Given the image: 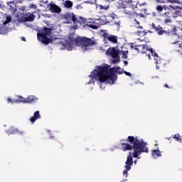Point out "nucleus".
Wrapping results in <instances>:
<instances>
[{
    "label": "nucleus",
    "instance_id": "nucleus-16",
    "mask_svg": "<svg viewBox=\"0 0 182 182\" xmlns=\"http://www.w3.org/2000/svg\"><path fill=\"white\" fill-rule=\"evenodd\" d=\"M34 100H36V97H35L33 95H30L23 99V103H32V102H34Z\"/></svg>",
    "mask_w": 182,
    "mask_h": 182
},
{
    "label": "nucleus",
    "instance_id": "nucleus-2",
    "mask_svg": "<svg viewBox=\"0 0 182 182\" xmlns=\"http://www.w3.org/2000/svg\"><path fill=\"white\" fill-rule=\"evenodd\" d=\"M116 73H118V75L123 73L120 67L117 66L109 68L107 65L97 66L96 69L89 75L91 80L88 82V85L95 83V80H98L100 82V88L103 90L102 83L114 85V82L117 80V75Z\"/></svg>",
    "mask_w": 182,
    "mask_h": 182
},
{
    "label": "nucleus",
    "instance_id": "nucleus-29",
    "mask_svg": "<svg viewBox=\"0 0 182 182\" xmlns=\"http://www.w3.org/2000/svg\"><path fill=\"white\" fill-rule=\"evenodd\" d=\"M122 58L124 59H127V52H123Z\"/></svg>",
    "mask_w": 182,
    "mask_h": 182
},
{
    "label": "nucleus",
    "instance_id": "nucleus-39",
    "mask_svg": "<svg viewBox=\"0 0 182 182\" xmlns=\"http://www.w3.org/2000/svg\"><path fill=\"white\" fill-rule=\"evenodd\" d=\"M49 1L47 0L46 1H44V4H48Z\"/></svg>",
    "mask_w": 182,
    "mask_h": 182
},
{
    "label": "nucleus",
    "instance_id": "nucleus-47",
    "mask_svg": "<svg viewBox=\"0 0 182 182\" xmlns=\"http://www.w3.org/2000/svg\"><path fill=\"white\" fill-rule=\"evenodd\" d=\"M77 8H79V6H77Z\"/></svg>",
    "mask_w": 182,
    "mask_h": 182
},
{
    "label": "nucleus",
    "instance_id": "nucleus-23",
    "mask_svg": "<svg viewBox=\"0 0 182 182\" xmlns=\"http://www.w3.org/2000/svg\"><path fill=\"white\" fill-rule=\"evenodd\" d=\"M135 22H136V23L135 24V28L136 29H143V26H140V23L139 22H138L136 20H135Z\"/></svg>",
    "mask_w": 182,
    "mask_h": 182
},
{
    "label": "nucleus",
    "instance_id": "nucleus-14",
    "mask_svg": "<svg viewBox=\"0 0 182 182\" xmlns=\"http://www.w3.org/2000/svg\"><path fill=\"white\" fill-rule=\"evenodd\" d=\"M63 5L67 9H72V8L73 7V2L70 1V0L63 1Z\"/></svg>",
    "mask_w": 182,
    "mask_h": 182
},
{
    "label": "nucleus",
    "instance_id": "nucleus-35",
    "mask_svg": "<svg viewBox=\"0 0 182 182\" xmlns=\"http://www.w3.org/2000/svg\"><path fill=\"white\" fill-rule=\"evenodd\" d=\"M124 65H129V62H127V61H124Z\"/></svg>",
    "mask_w": 182,
    "mask_h": 182
},
{
    "label": "nucleus",
    "instance_id": "nucleus-9",
    "mask_svg": "<svg viewBox=\"0 0 182 182\" xmlns=\"http://www.w3.org/2000/svg\"><path fill=\"white\" fill-rule=\"evenodd\" d=\"M48 6H50L49 9L52 14H60L62 12V9L55 4H50Z\"/></svg>",
    "mask_w": 182,
    "mask_h": 182
},
{
    "label": "nucleus",
    "instance_id": "nucleus-20",
    "mask_svg": "<svg viewBox=\"0 0 182 182\" xmlns=\"http://www.w3.org/2000/svg\"><path fill=\"white\" fill-rule=\"evenodd\" d=\"M11 21H12V17H11V16H6V21L3 22L4 26H6V25H8V23H9V22H11Z\"/></svg>",
    "mask_w": 182,
    "mask_h": 182
},
{
    "label": "nucleus",
    "instance_id": "nucleus-33",
    "mask_svg": "<svg viewBox=\"0 0 182 182\" xmlns=\"http://www.w3.org/2000/svg\"><path fill=\"white\" fill-rule=\"evenodd\" d=\"M31 8L36 9V4H31Z\"/></svg>",
    "mask_w": 182,
    "mask_h": 182
},
{
    "label": "nucleus",
    "instance_id": "nucleus-41",
    "mask_svg": "<svg viewBox=\"0 0 182 182\" xmlns=\"http://www.w3.org/2000/svg\"><path fill=\"white\" fill-rule=\"evenodd\" d=\"M138 33H139V34L143 33V32H141V31H138Z\"/></svg>",
    "mask_w": 182,
    "mask_h": 182
},
{
    "label": "nucleus",
    "instance_id": "nucleus-7",
    "mask_svg": "<svg viewBox=\"0 0 182 182\" xmlns=\"http://www.w3.org/2000/svg\"><path fill=\"white\" fill-rule=\"evenodd\" d=\"M129 155L127 156V161L125 162V170L123 171L124 177H127V173L129 171V170H132V166H133V157H132V152H129Z\"/></svg>",
    "mask_w": 182,
    "mask_h": 182
},
{
    "label": "nucleus",
    "instance_id": "nucleus-17",
    "mask_svg": "<svg viewBox=\"0 0 182 182\" xmlns=\"http://www.w3.org/2000/svg\"><path fill=\"white\" fill-rule=\"evenodd\" d=\"M117 39H119V37H117V36L109 35L107 41L111 42V43H117Z\"/></svg>",
    "mask_w": 182,
    "mask_h": 182
},
{
    "label": "nucleus",
    "instance_id": "nucleus-21",
    "mask_svg": "<svg viewBox=\"0 0 182 182\" xmlns=\"http://www.w3.org/2000/svg\"><path fill=\"white\" fill-rule=\"evenodd\" d=\"M101 32L102 33V37L104 38V41H107L110 35H109V33L106 32V31L102 30L101 31Z\"/></svg>",
    "mask_w": 182,
    "mask_h": 182
},
{
    "label": "nucleus",
    "instance_id": "nucleus-48",
    "mask_svg": "<svg viewBox=\"0 0 182 182\" xmlns=\"http://www.w3.org/2000/svg\"><path fill=\"white\" fill-rule=\"evenodd\" d=\"M126 14H130V13H127V12H126Z\"/></svg>",
    "mask_w": 182,
    "mask_h": 182
},
{
    "label": "nucleus",
    "instance_id": "nucleus-31",
    "mask_svg": "<svg viewBox=\"0 0 182 182\" xmlns=\"http://www.w3.org/2000/svg\"><path fill=\"white\" fill-rule=\"evenodd\" d=\"M124 74H125L127 76H132V73H130L129 72H127V71H124Z\"/></svg>",
    "mask_w": 182,
    "mask_h": 182
},
{
    "label": "nucleus",
    "instance_id": "nucleus-1",
    "mask_svg": "<svg viewBox=\"0 0 182 182\" xmlns=\"http://www.w3.org/2000/svg\"><path fill=\"white\" fill-rule=\"evenodd\" d=\"M52 35V28H48L44 27L43 30L38 32L37 38L40 42L48 45L50 43V39L49 36ZM51 43H55V45H60V49H67V50H73L75 48L81 46L82 52H87V50H91L93 49V45L96 43L91 38H86L85 37H79L69 40L68 42L65 38L52 37Z\"/></svg>",
    "mask_w": 182,
    "mask_h": 182
},
{
    "label": "nucleus",
    "instance_id": "nucleus-46",
    "mask_svg": "<svg viewBox=\"0 0 182 182\" xmlns=\"http://www.w3.org/2000/svg\"><path fill=\"white\" fill-rule=\"evenodd\" d=\"M136 50H139V48H135Z\"/></svg>",
    "mask_w": 182,
    "mask_h": 182
},
{
    "label": "nucleus",
    "instance_id": "nucleus-38",
    "mask_svg": "<svg viewBox=\"0 0 182 182\" xmlns=\"http://www.w3.org/2000/svg\"><path fill=\"white\" fill-rule=\"evenodd\" d=\"M0 33H4V32H2V28L0 29Z\"/></svg>",
    "mask_w": 182,
    "mask_h": 182
},
{
    "label": "nucleus",
    "instance_id": "nucleus-40",
    "mask_svg": "<svg viewBox=\"0 0 182 182\" xmlns=\"http://www.w3.org/2000/svg\"><path fill=\"white\" fill-rule=\"evenodd\" d=\"M148 58H149V59H150V58H151L150 54H148Z\"/></svg>",
    "mask_w": 182,
    "mask_h": 182
},
{
    "label": "nucleus",
    "instance_id": "nucleus-24",
    "mask_svg": "<svg viewBox=\"0 0 182 182\" xmlns=\"http://www.w3.org/2000/svg\"><path fill=\"white\" fill-rule=\"evenodd\" d=\"M173 139H176L177 141H181L182 137L180 138V134H176L173 137Z\"/></svg>",
    "mask_w": 182,
    "mask_h": 182
},
{
    "label": "nucleus",
    "instance_id": "nucleus-4",
    "mask_svg": "<svg viewBox=\"0 0 182 182\" xmlns=\"http://www.w3.org/2000/svg\"><path fill=\"white\" fill-rule=\"evenodd\" d=\"M15 7H12L11 11H14V12L17 11L15 23L19 26L21 23H23V5H22V0L17 1L15 4Z\"/></svg>",
    "mask_w": 182,
    "mask_h": 182
},
{
    "label": "nucleus",
    "instance_id": "nucleus-26",
    "mask_svg": "<svg viewBox=\"0 0 182 182\" xmlns=\"http://www.w3.org/2000/svg\"><path fill=\"white\" fill-rule=\"evenodd\" d=\"M169 8H171L172 9H181L180 6H173V5H169Z\"/></svg>",
    "mask_w": 182,
    "mask_h": 182
},
{
    "label": "nucleus",
    "instance_id": "nucleus-34",
    "mask_svg": "<svg viewBox=\"0 0 182 182\" xmlns=\"http://www.w3.org/2000/svg\"><path fill=\"white\" fill-rule=\"evenodd\" d=\"M115 25H117L118 28H119L120 27V21L115 23Z\"/></svg>",
    "mask_w": 182,
    "mask_h": 182
},
{
    "label": "nucleus",
    "instance_id": "nucleus-19",
    "mask_svg": "<svg viewBox=\"0 0 182 182\" xmlns=\"http://www.w3.org/2000/svg\"><path fill=\"white\" fill-rule=\"evenodd\" d=\"M152 156L154 159H156V157H161V152H160V150L155 149L152 151Z\"/></svg>",
    "mask_w": 182,
    "mask_h": 182
},
{
    "label": "nucleus",
    "instance_id": "nucleus-45",
    "mask_svg": "<svg viewBox=\"0 0 182 182\" xmlns=\"http://www.w3.org/2000/svg\"><path fill=\"white\" fill-rule=\"evenodd\" d=\"M23 41H26V39L25 38H23Z\"/></svg>",
    "mask_w": 182,
    "mask_h": 182
},
{
    "label": "nucleus",
    "instance_id": "nucleus-10",
    "mask_svg": "<svg viewBox=\"0 0 182 182\" xmlns=\"http://www.w3.org/2000/svg\"><path fill=\"white\" fill-rule=\"evenodd\" d=\"M23 102V97L21 96H16V98H7V102L14 105V103H21Z\"/></svg>",
    "mask_w": 182,
    "mask_h": 182
},
{
    "label": "nucleus",
    "instance_id": "nucleus-8",
    "mask_svg": "<svg viewBox=\"0 0 182 182\" xmlns=\"http://www.w3.org/2000/svg\"><path fill=\"white\" fill-rule=\"evenodd\" d=\"M141 47L142 48L146 49V50H149L151 52V55L154 57L155 63L156 65H160V63H161L160 57H159V55H157V53H156L155 51H153V49L149 48V47L146 45H142Z\"/></svg>",
    "mask_w": 182,
    "mask_h": 182
},
{
    "label": "nucleus",
    "instance_id": "nucleus-37",
    "mask_svg": "<svg viewBox=\"0 0 182 182\" xmlns=\"http://www.w3.org/2000/svg\"><path fill=\"white\" fill-rule=\"evenodd\" d=\"M134 164H137V160H135V161H134Z\"/></svg>",
    "mask_w": 182,
    "mask_h": 182
},
{
    "label": "nucleus",
    "instance_id": "nucleus-36",
    "mask_svg": "<svg viewBox=\"0 0 182 182\" xmlns=\"http://www.w3.org/2000/svg\"><path fill=\"white\" fill-rule=\"evenodd\" d=\"M105 1H107L108 2H113V1L114 0H105Z\"/></svg>",
    "mask_w": 182,
    "mask_h": 182
},
{
    "label": "nucleus",
    "instance_id": "nucleus-11",
    "mask_svg": "<svg viewBox=\"0 0 182 182\" xmlns=\"http://www.w3.org/2000/svg\"><path fill=\"white\" fill-rule=\"evenodd\" d=\"M35 21V15L32 13H27L24 14L23 22H33Z\"/></svg>",
    "mask_w": 182,
    "mask_h": 182
},
{
    "label": "nucleus",
    "instance_id": "nucleus-12",
    "mask_svg": "<svg viewBox=\"0 0 182 182\" xmlns=\"http://www.w3.org/2000/svg\"><path fill=\"white\" fill-rule=\"evenodd\" d=\"M151 27L153 29L156 31V32H157L158 35H163V33H165L166 32V31L163 30L161 27L160 26L156 27L154 23L151 24Z\"/></svg>",
    "mask_w": 182,
    "mask_h": 182
},
{
    "label": "nucleus",
    "instance_id": "nucleus-30",
    "mask_svg": "<svg viewBox=\"0 0 182 182\" xmlns=\"http://www.w3.org/2000/svg\"><path fill=\"white\" fill-rule=\"evenodd\" d=\"M99 6H100V9H105V10L107 9V7H105L104 6L100 5Z\"/></svg>",
    "mask_w": 182,
    "mask_h": 182
},
{
    "label": "nucleus",
    "instance_id": "nucleus-28",
    "mask_svg": "<svg viewBox=\"0 0 182 182\" xmlns=\"http://www.w3.org/2000/svg\"><path fill=\"white\" fill-rule=\"evenodd\" d=\"M163 9H164L163 6H158L156 7V10L159 11V12H162Z\"/></svg>",
    "mask_w": 182,
    "mask_h": 182
},
{
    "label": "nucleus",
    "instance_id": "nucleus-43",
    "mask_svg": "<svg viewBox=\"0 0 182 182\" xmlns=\"http://www.w3.org/2000/svg\"><path fill=\"white\" fill-rule=\"evenodd\" d=\"M165 87H168V85L167 84H166Z\"/></svg>",
    "mask_w": 182,
    "mask_h": 182
},
{
    "label": "nucleus",
    "instance_id": "nucleus-15",
    "mask_svg": "<svg viewBox=\"0 0 182 182\" xmlns=\"http://www.w3.org/2000/svg\"><path fill=\"white\" fill-rule=\"evenodd\" d=\"M180 41H181V38H180L178 35L175 34L172 36L171 43L172 45H176V43H178Z\"/></svg>",
    "mask_w": 182,
    "mask_h": 182
},
{
    "label": "nucleus",
    "instance_id": "nucleus-5",
    "mask_svg": "<svg viewBox=\"0 0 182 182\" xmlns=\"http://www.w3.org/2000/svg\"><path fill=\"white\" fill-rule=\"evenodd\" d=\"M63 18L66 19V23H70L71 22H74L75 25L76 23H85V21L83 18L80 17L78 18H76V16L73 13H67L63 15Z\"/></svg>",
    "mask_w": 182,
    "mask_h": 182
},
{
    "label": "nucleus",
    "instance_id": "nucleus-49",
    "mask_svg": "<svg viewBox=\"0 0 182 182\" xmlns=\"http://www.w3.org/2000/svg\"><path fill=\"white\" fill-rule=\"evenodd\" d=\"M10 7H11V9H12V6H10Z\"/></svg>",
    "mask_w": 182,
    "mask_h": 182
},
{
    "label": "nucleus",
    "instance_id": "nucleus-27",
    "mask_svg": "<svg viewBox=\"0 0 182 182\" xmlns=\"http://www.w3.org/2000/svg\"><path fill=\"white\" fill-rule=\"evenodd\" d=\"M168 2H170L171 4H178V0H168Z\"/></svg>",
    "mask_w": 182,
    "mask_h": 182
},
{
    "label": "nucleus",
    "instance_id": "nucleus-13",
    "mask_svg": "<svg viewBox=\"0 0 182 182\" xmlns=\"http://www.w3.org/2000/svg\"><path fill=\"white\" fill-rule=\"evenodd\" d=\"M38 119H41V114H39V111L34 112L33 116L31 117L30 121L31 123H35Z\"/></svg>",
    "mask_w": 182,
    "mask_h": 182
},
{
    "label": "nucleus",
    "instance_id": "nucleus-25",
    "mask_svg": "<svg viewBox=\"0 0 182 182\" xmlns=\"http://www.w3.org/2000/svg\"><path fill=\"white\" fill-rule=\"evenodd\" d=\"M16 132H18V130H16V129L14 128H11L9 129V133H11V134H15Z\"/></svg>",
    "mask_w": 182,
    "mask_h": 182
},
{
    "label": "nucleus",
    "instance_id": "nucleus-3",
    "mask_svg": "<svg viewBox=\"0 0 182 182\" xmlns=\"http://www.w3.org/2000/svg\"><path fill=\"white\" fill-rule=\"evenodd\" d=\"M129 144H122V149L123 151H126L127 150H134L133 157L134 159H140V154L141 153H148L149 148L146 146L147 145L146 143L143 141L142 139H139L138 138H134V136H128Z\"/></svg>",
    "mask_w": 182,
    "mask_h": 182
},
{
    "label": "nucleus",
    "instance_id": "nucleus-6",
    "mask_svg": "<svg viewBox=\"0 0 182 182\" xmlns=\"http://www.w3.org/2000/svg\"><path fill=\"white\" fill-rule=\"evenodd\" d=\"M107 56H111L113 59L112 63H119L120 62V57L119 56V50H116L115 48H109L106 51Z\"/></svg>",
    "mask_w": 182,
    "mask_h": 182
},
{
    "label": "nucleus",
    "instance_id": "nucleus-44",
    "mask_svg": "<svg viewBox=\"0 0 182 182\" xmlns=\"http://www.w3.org/2000/svg\"><path fill=\"white\" fill-rule=\"evenodd\" d=\"M21 41H23V37H21Z\"/></svg>",
    "mask_w": 182,
    "mask_h": 182
},
{
    "label": "nucleus",
    "instance_id": "nucleus-18",
    "mask_svg": "<svg viewBox=\"0 0 182 182\" xmlns=\"http://www.w3.org/2000/svg\"><path fill=\"white\" fill-rule=\"evenodd\" d=\"M117 2L119 5H123L124 6H126V5L129 4H132L133 0H118Z\"/></svg>",
    "mask_w": 182,
    "mask_h": 182
},
{
    "label": "nucleus",
    "instance_id": "nucleus-22",
    "mask_svg": "<svg viewBox=\"0 0 182 182\" xmlns=\"http://www.w3.org/2000/svg\"><path fill=\"white\" fill-rule=\"evenodd\" d=\"M85 26H87V28H91V29H99V25H96V24L87 23Z\"/></svg>",
    "mask_w": 182,
    "mask_h": 182
},
{
    "label": "nucleus",
    "instance_id": "nucleus-42",
    "mask_svg": "<svg viewBox=\"0 0 182 182\" xmlns=\"http://www.w3.org/2000/svg\"><path fill=\"white\" fill-rule=\"evenodd\" d=\"M156 69H160V67H159V65H156Z\"/></svg>",
    "mask_w": 182,
    "mask_h": 182
},
{
    "label": "nucleus",
    "instance_id": "nucleus-32",
    "mask_svg": "<svg viewBox=\"0 0 182 182\" xmlns=\"http://www.w3.org/2000/svg\"><path fill=\"white\" fill-rule=\"evenodd\" d=\"M165 23H170V22H171V21L170 19H166L164 21Z\"/></svg>",
    "mask_w": 182,
    "mask_h": 182
}]
</instances>
